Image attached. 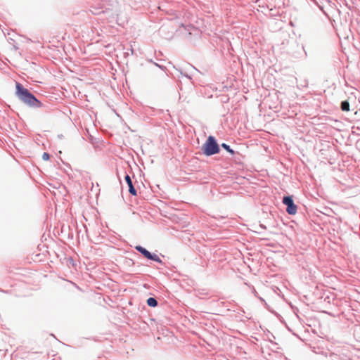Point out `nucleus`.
<instances>
[{
    "mask_svg": "<svg viewBox=\"0 0 360 360\" xmlns=\"http://www.w3.org/2000/svg\"><path fill=\"white\" fill-rule=\"evenodd\" d=\"M15 94L20 101L30 108H39L44 105L29 89L18 82L15 83Z\"/></svg>",
    "mask_w": 360,
    "mask_h": 360,
    "instance_id": "nucleus-1",
    "label": "nucleus"
},
{
    "mask_svg": "<svg viewBox=\"0 0 360 360\" xmlns=\"http://www.w3.org/2000/svg\"><path fill=\"white\" fill-rule=\"evenodd\" d=\"M115 0H96L90 6L89 11L94 15L107 14L112 17L114 15L113 8L116 6Z\"/></svg>",
    "mask_w": 360,
    "mask_h": 360,
    "instance_id": "nucleus-2",
    "label": "nucleus"
},
{
    "mask_svg": "<svg viewBox=\"0 0 360 360\" xmlns=\"http://www.w3.org/2000/svg\"><path fill=\"white\" fill-rule=\"evenodd\" d=\"M201 150L203 155L207 157H210L219 153L220 146L217 143L216 138L210 135L201 146Z\"/></svg>",
    "mask_w": 360,
    "mask_h": 360,
    "instance_id": "nucleus-3",
    "label": "nucleus"
},
{
    "mask_svg": "<svg viewBox=\"0 0 360 360\" xmlns=\"http://www.w3.org/2000/svg\"><path fill=\"white\" fill-rule=\"evenodd\" d=\"M134 248L136 251H138L140 254H141V255L144 258L147 259L148 260L157 262L158 264H160L161 265L165 264L158 255L148 251L144 247L138 245H136L134 247Z\"/></svg>",
    "mask_w": 360,
    "mask_h": 360,
    "instance_id": "nucleus-4",
    "label": "nucleus"
},
{
    "mask_svg": "<svg viewBox=\"0 0 360 360\" xmlns=\"http://www.w3.org/2000/svg\"><path fill=\"white\" fill-rule=\"evenodd\" d=\"M282 202L286 205V212L288 214L294 215L297 213V206L295 204L292 195L283 196Z\"/></svg>",
    "mask_w": 360,
    "mask_h": 360,
    "instance_id": "nucleus-5",
    "label": "nucleus"
},
{
    "mask_svg": "<svg viewBox=\"0 0 360 360\" xmlns=\"http://www.w3.org/2000/svg\"><path fill=\"white\" fill-rule=\"evenodd\" d=\"M124 179H125V181L129 187V193L133 196H136L137 191L133 185V182H132V180H131L130 176L128 174H127L126 172H125Z\"/></svg>",
    "mask_w": 360,
    "mask_h": 360,
    "instance_id": "nucleus-6",
    "label": "nucleus"
},
{
    "mask_svg": "<svg viewBox=\"0 0 360 360\" xmlns=\"http://www.w3.org/2000/svg\"><path fill=\"white\" fill-rule=\"evenodd\" d=\"M231 156H232V160H233V162L236 164L239 165H243V160L244 158V156L242 154H240L239 152L235 151V154L231 155Z\"/></svg>",
    "mask_w": 360,
    "mask_h": 360,
    "instance_id": "nucleus-7",
    "label": "nucleus"
},
{
    "mask_svg": "<svg viewBox=\"0 0 360 360\" xmlns=\"http://www.w3.org/2000/svg\"><path fill=\"white\" fill-rule=\"evenodd\" d=\"M147 304L150 307H155L158 305V302L155 297H150L146 300Z\"/></svg>",
    "mask_w": 360,
    "mask_h": 360,
    "instance_id": "nucleus-8",
    "label": "nucleus"
},
{
    "mask_svg": "<svg viewBox=\"0 0 360 360\" xmlns=\"http://www.w3.org/2000/svg\"><path fill=\"white\" fill-rule=\"evenodd\" d=\"M150 63H153L155 66L158 67V68H160L162 71H164V73H163V74H162V78H163V79H168V75H167V73L166 72V70H167V68H166V67H165V66L162 65H159V64H158V63H154V62H153V61H152V60H150Z\"/></svg>",
    "mask_w": 360,
    "mask_h": 360,
    "instance_id": "nucleus-9",
    "label": "nucleus"
},
{
    "mask_svg": "<svg viewBox=\"0 0 360 360\" xmlns=\"http://www.w3.org/2000/svg\"><path fill=\"white\" fill-rule=\"evenodd\" d=\"M340 109L342 110V111H345V112H348L349 111L350 108H349V103L347 100H345V101H342L341 103H340Z\"/></svg>",
    "mask_w": 360,
    "mask_h": 360,
    "instance_id": "nucleus-10",
    "label": "nucleus"
},
{
    "mask_svg": "<svg viewBox=\"0 0 360 360\" xmlns=\"http://www.w3.org/2000/svg\"><path fill=\"white\" fill-rule=\"evenodd\" d=\"M220 146V148H222L223 149H224L226 151H227L231 155H234L235 154V150H233L231 146L226 143H222Z\"/></svg>",
    "mask_w": 360,
    "mask_h": 360,
    "instance_id": "nucleus-11",
    "label": "nucleus"
},
{
    "mask_svg": "<svg viewBox=\"0 0 360 360\" xmlns=\"http://www.w3.org/2000/svg\"><path fill=\"white\" fill-rule=\"evenodd\" d=\"M50 154L46 152L44 153L42 155V159L45 161L49 160L50 159Z\"/></svg>",
    "mask_w": 360,
    "mask_h": 360,
    "instance_id": "nucleus-12",
    "label": "nucleus"
},
{
    "mask_svg": "<svg viewBox=\"0 0 360 360\" xmlns=\"http://www.w3.org/2000/svg\"><path fill=\"white\" fill-rule=\"evenodd\" d=\"M311 1H313V2H314V3L317 6H319V8L323 9V7H321V6L319 4V3H318V1H317L316 0H311Z\"/></svg>",
    "mask_w": 360,
    "mask_h": 360,
    "instance_id": "nucleus-13",
    "label": "nucleus"
},
{
    "mask_svg": "<svg viewBox=\"0 0 360 360\" xmlns=\"http://www.w3.org/2000/svg\"><path fill=\"white\" fill-rule=\"evenodd\" d=\"M258 298L259 299V300H260L262 303H264L265 305H267V304L266 303L265 300H264L262 297H258Z\"/></svg>",
    "mask_w": 360,
    "mask_h": 360,
    "instance_id": "nucleus-14",
    "label": "nucleus"
},
{
    "mask_svg": "<svg viewBox=\"0 0 360 360\" xmlns=\"http://www.w3.org/2000/svg\"><path fill=\"white\" fill-rule=\"evenodd\" d=\"M70 261L71 263L73 262V259L72 258H70Z\"/></svg>",
    "mask_w": 360,
    "mask_h": 360,
    "instance_id": "nucleus-15",
    "label": "nucleus"
}]
</instances>
